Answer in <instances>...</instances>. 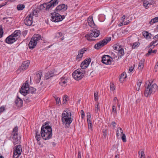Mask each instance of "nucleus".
<instances>
[{
	"label": "nucleus",
	"mask_w": 158,
	"mask_h": 158,
	"mask_svg": "<svg viewBox=\"0 0 158 158\" xmlns=\"http://www.w3.org/2000/svg\"><path fill=\"white\" fill-rule=\"evenodd\" d=\"M124 54V50L123 48H121L120 50L118 51V56H120V57H121L122 56H123Z\"/></svg>",
	"instance_id": "obj_31"
},
{
	"label": "nucleus",
	"mask_w": 158,
	"mask_h": 158,
	"mask_svg": "<svg viewBox=\"0 0 158 158\" xmlns=\"http://www.w3.org/2000/svg\"><path fill=\"white\" fill-rule=\"evenodd\" d=\"M111 59L112 58L115 59V58H116L117 57V56L115 55L114 53H111Z\"/></svg>",
	"instance_id": "obj_51"
},
{
	"label": "nucleus",
	"mask_w": 158,
	"mask_h": 158,
	"mask_svg": "<svg viewBox=\"0 0 158 158\" xmlns=\"http://www.w3.org/2000/svg\"><path fill=\"white\" fill-rule=\"evenodd\" d=\"M55 98L56 104L59 105L60 103V98L59 97H56Z\"/></svg>",
	"instance_id": "obj_47"
},
{
	"label": "nucleus",
	"mask_w": 158,
	"mask_h": 158,
	"mask_svg": "<svg viewBox=\"0 0 158 158\" xmlns=\"http://www.w3.org/2000/svg\"><path fill=\"white\" fill-rule=\"evenodd\" d=\"M42 75V72H38L36 74L35 77V80L36 83H39L41 79Z\"/></svg>",
	"instance_id": "obj_24"
},
{
	"label": "nucleus",
	"mask_w": 158,
	"mask_h": 158,
	"mask_svg": "<svg viewBox=\"0 0 158 158\" xmlns=\"http://www.w3.org/2000/svg\"><path fill=\"white\" fill-rule=\"evenodd\" d=\"M123 134V131L122 129L120 127H118L116 132V135L117 137H118L120 135L121 136Z\"/></svg>",
	"instance_id": "obj_28"
},
{
	"label": "nucleus",
	"mask_w": 158,
	"mask_h": 158,
	"mask_svg": "<svg viewBox=\"0 0 158 158\" xmlns=\"http://www.w3.org/2000/svg\"><path fill=\"white\" fill-rule=\"evenodd\" d=\"M40 134L41 137L44 140L51 139L52 136V130L51 127L48 126V124L45 123L41 127Z\"/></svg>",
	"instance_id": "obj_1"
},
{
	"label": "nucleus",
	"mask_w": 158,
	"mask_h": 158,
	"mask_svg": "<svg viewBox=\"0 0 158 158\" xmlns=\"http://www.w3.org/2000/svg\"><path fill=\"white\" fill-rule=\"evenodd\" d=\"M17 132H13V136L14 137H13V139L15 138H16L15 137L17 136V135H18Z\"/></svg>",
	"instance_id": "obj_57"
},
{
	"label": "nucleus",
	"mask_w": 158,
	"mask_h": 158,
	"mask_svg": "<svg viewBox=\"0 0 158 158\" xmlns=\"http://www.w3.org/2000/svg\"><path fill=\"white\" fill-rule=\"evenodd\" d=\"M156 50H152V48H150L148 52V54H150L151 53H156Z\"/></svg>",
	"instance_id": "obj_45"
},
{
	"label": "nucleus",
	"mask_w": 158,
	"mask_h": 158,
	"mask_svg": "<svg viewBox=\"0 0 158 158\" xmlns=\"http://www.w3.org/2000/svg\"><path fill=\"white\" fill-rule=\"evenodd\" d=\"M25 6L23 4H19L17 6V9L18 10H23L25 8Z\"/></svg>",
	"instance_id": "obj_32"
},
{
	"label": "nucleus",
	"mask_w": 158,
	"mask_h": 158,
	"mask_svg": "<svg viewBox=\"0 0 158 158\" xmlns=\"http://www.w3.org/2000/svg\"><path fill=\"white\" fill-rule=\"evenodd\" d=\"M5 110V108L4 106H2L0 107V113L2 112Z\"/></svg>",
	"instance_id": "obj_54"
},
{
	"label": "nucleus",
	"mask_w": 158,
	"mask_h": 158,
	"mask_svg": "<svg viewBox=\"0 0 158 158\" xmlns=\"http://www.w3.org/2000/svg\"><path fill=\"white\" fill-rule=\"evenodd\" d=\"M143 2V6L147 9L151 5L153 4L155 2L152 0H141Z\"/></svg>",
	"instance_id": "obj_17"
},
{
	"label": "nucleus",
	"mask_w": 158,
	"mask_h": 158,
	"mask_svg": "<svg viewBox=\"0 0 158 158\" xmlns=\"http://www.w3.org/2000/svg\"><path fill=\"white\" fill-rule=\"evenodd\" d=\"M144 65V60H140L139 64L138 69L142 70L143 68Z\"/></svg>",
	"instance_id": "obj_29"
},
{
	"label": "nucleus",
	"mask_w": 158,
	"mask_h": 158,
	"mask_svg": "<svg viewBox=\"0 0 158 158\" xmlns=\"http://www.w3.org/2000/svg\"><path fill=\"white\" fill-rule=\"evenodd\" d=\"M141 84V82L140 81H139V82H138L136 84V85H135V88L136 89V90L138 91L140 89V86Z\"/></svg>",
	"instance_id": "obj_36"
},
{
	"label": "nucleus",
	"mask_w": 158,
	"mask_h": 158,
	"mask_svg": "<svg viewBox=\"0 0 158 158\" xmlns=\"http://www.w3.org/2000/svg\"><path fill=\"white\" fill-rule=\"evenodd\" d=\"M87 121L88 124V128L89 131H92L93 130L92 123L91 121V115L90 113L87 114Z\"/></svg>",
	"instance_id": "obj_20"
},
{
	"label": "nucleus",
	"mask_w": 158,
	"mask_h": 158,
	"mask_svg": "<svg viewBox=\"0 0 158 158\" xmlns=\"http://www.w3.org/2000/svg\"><path fill=\"white\" fill-rule=\"evenodd\" d=\"M157 85L155 83L152 84L149 82L147 87L146 86L144 93V95L148 97L151 94H153L157 90Z\"/></svg>",
	"instance_id": "obj_4"
},
{
	"label": "nucleus",
	"mask_w": 158,
	"mask_h": 158,
	"mask_svg": "<svg viewBox=\"0 0 158 158\" xmlns=\"http://www.w3.org/2000/svg\"><path fill=\"white\" fill-rule=\"evenodd\" d=\"M30 62L29 60L24 61L21 66L17 70V72L18 73H20L22 71L26 69L29 65Z\"/></svg>",
	"instance_id": "obj_14"
},
{
	"label": "nucleus",
	"mask_w": 158,
	"mask_h": 158,
	"mask_svg": "<svg viewBox=\"0 0 158 158\" xmlns=\"http://www.w3.org/2000/svg\"><path fill=\"white\" fill-rule=\"evenodd\" d=\"M35 137L37 141H39L40 140V136L38 132L36 131L35 132Z\"/></svg>",
	"instance_id": "obj_42"
},
{
	"label": "nucleus",
	"mask_w": 158,
	"mask_h": 158,
	"mask_svg": "<svg viewBox=\"0 0 158 158\" xmlns=\"http://www.w3.org/2000/svg\"><path fill=\"white\" fill-rule=\"evenodd\" d=\"M130 21L129 20H128L126 22L123 21V23H122V25H127L129 24L130 23Z\"/></svg>",
	"instance_id": "obj_52"
},
{
	"label": "nucleus",
	"mask_w": 158,
	"mask_h": 158,
	"mask_svg": "<svg viewBox=\"0 0 158 158\" xmlns=\"http://www.w3.org/2000/svg\"><path fill=\"white\" fill-rule=\"evenodd\" d=\"M67 9V6L63 4L58 6L55 9V11L61 14L62 12L65 11Z\"/></svg>",
	"instance_id": "obj_15"
},
{
	"label": "nucleus",
	"mask_w": 158,
	"mask_h": 158,
	"mask_svg": "<svg viewBox=\"0 0 158 158\" xmlns=\"http://www.w3.org/2000/svg\"><path fill=\"white\" fill-rule=\"evenodd\" d=\"M78 158H81V152L79 151L78 152Z\"/></svg>",
	"instance_id": "obj_60"
},
{
	"label": "nucleus",
	"mask_w": 158,
	"mask_h": 158,
	"mask_svg": "<svg viewBox=\"0 0 158 158\" xmlns=\"http://www.w3.org/2000/svg\"><path fill=\"white\" fill-rule=\"evenodd\" d=\"M73 120L70 111L67 110L63 112L61 115V121L64 124L69 126L72 123Z\"/></svg>",
	"instance_id": "obj_2"
},
{
	"label": "nucleus",
	"mask_w": 158,
	"mask_h": 158,
	"mask_svg": "<svg viewBox=\"0 0 158 158\" xmlns=\"http://www.w3.org/2000/svg\"><path fill=\"white\" fill-rule=\"evenodd\" d=\"M87 21L90 27L94 28H96V26L94 22L92 16H89L88 19Z\"/></svg>",
	"instance_id": "obj_22"
},
{
	"label": "nucleus",
	"mask_w": 158,
	"mask_h": 158,
	"mask_svg": "<svg viewBox=\"0 0 158 158\" xmlns=\"http://www.w3.org/2000/svg\"><path fill=\"white\" fill-rule=\"evenodd\" d=\"M116 124V123L114 121H113L111 123V124L112 125L113 127H115Z\"/></svg>",
	"instance_id": "obj_59"
},
{
	"label": "nucleus",
	"mask_w": 158,
	"mask_h": 158,
	"mask_svg": "<svg viewBox=\"0 0 158 158\" xmlns=\"http://www.w3.org/2000/svg\"><path fill=\"white\" fill-rule=\"evenodd\" d=\"M35 90L36 89L33 87H29L28 94H29L30 93L33 94L34 93Z\"/></svg>",
	"instance_id": "obj_40"
},
{
	"label": "nucleus",
	"mask_w": 158,
	"mask_h": 158,
	"mask_svg": "<svg viewBox=\"0 0 158 158\" xmlns=\"http://www.w3.org/2000/svg\"><path fill=\"white\" fill-rule=\"evenodd\" d=\"M17 131H18V127H16L14 128V129H13V132H18Z\"/></svg>",
	"instance_id": "obj_55"
},
{
	"label": "nucleus",
	"mask_w": 158,
	"mask_h": 158,
	"mask_svg": "<svg viewBox=\"0 0 158 158\" xmlns=\"http://www.w3.org/2000/svg\"><path fill=\"white\" fill-rule=\"evenodd\" d=\"M110 90L113 91L115 89L114 86L113 84H112L110 85Z\"/></svg>",
	"instance_id": "obj_53"
},
{
	"label": "nucleus",
	"mask_w": 158,
	"mask_h": 158,
	"mask_svg": "<svg viewBox=\"0 0 158 158\" xmlns=\"http://www.w3.org/2000/svg\"><path fill=\"white\" fill-rule=\"evenodd\" d=\"M29 85L27 81L23 84L20 90V93L23 95L25 96L29 93Z\"/></svg>",
	"instance_id": "obj_13"
},
{
	"label": "nucleus",
	"mask_w": 158,
	"mask_h": 158,
	"mask_svg": "<svg viewBox=\"0 0 158 158\" xmlns=\"http://www.w3.org/2000/svg\"><path fill=\"white\" fill-rule=\"evenodd\" d=\"M112 114L114 115L117 114V111L116 110V106L113 105V106H112Z\"/></svg>",
	"instance_id": "obj_39"
},
{
	"label": "nucleus",
	"mask_w": 158,
	"mask_h": 158,
	"mask_svg": "<svg viewBox=\"0 0 158 158\" xmlns=\"http://www.w3.org/2000/svg\"><path fill=\"white\" fill-rule=\"evenodd\" d=\"M68 98V97L67 95H65L63 98V103L66 104L67 102Z\"/></svg>",
	"instance_id": "obj_41"
},
{
	"label": "nucleus",
	"mask_w": 158,
	"mask_h": 158,
	"mask_svg": "<svg viewBox=\"0 0 158 158\" xmlns=\"http://www.w3.org/2000/svg\"><path fill=\"white\" fill-rule=\"evenodd\" d=\"M111 40L110 37H107L96 44L94 46V48L97 50L99 49L106 45Z\"/></svg>",
	"instance_id": "obj_8"
},
{
	"label": "nucleus",
	"mask_w": 158,
	"mask_h": 158,
	"mask_svg": "<svg viewBox=\"0 0 158 158\" xmlns=\"http://www.w3.org/2000/svg\"><path fill=\"white\" fill-rule=\"evenodd\" d=\"M139 155L141 156L140 158H142L143 157H144V153L143 151H139Z\"/></svg>",
	"instance_id": "obj_49"
},
{
	"label": "nucleus",
	"mask_w": 158,
	"mask_h": 158,
	"mask_svg": "<svg viewBox=\"0 0 158 158\" xmlns=\"http://www.w3.org/2000/svg\"><path fill=\"white\" fill-rule=\"evenodd\" d=\"M116 105H117L118 110H119L120 107V104L119 103L117 98L115 97L113 99V105L116 106Z\"/></svg>",
	"instance_id": "obj_27"
},
{
	"label": "nucleus",
	"mask_w": 158,
	"mask_h": 158,
	"mask_svg": "<svg viewBox=\"0 0 158 158\" xmlns=\"http://www.w3.org/2000/svg\"><path fill=\"white\" fill-rule=\"evenodd\" d=\"M134 69V68L132 67H131L129 69V70L130 72H132Z\"/></svg>",
	"instance_id": "obj_61"
},
{
	"label": "nucleus",
	"mask_w": 158,
	"mask_h": 158,
	"mask_svg": "<svg viewBox=\"0 0 158 158\" xmlns=\"http://www.w3.org/2000/svg\"><path fill=\"white\" fill-rule=\"evenodd\" d=\"M41 39V35L39 34H35L33 35L30 41L28 47L31 49L34 48L36 46L38 42Z\"/></svg>",
	"instance_id": "obj_6"
},
{
	"label": "nucleus",
	"mask_w": 158,
	"mask_h": 158,
	"mask_svg": "<svg viewBox=\"0 0 158 158\" xmlns=\"http://www.w3.org/2000/svg\"><path fill=\"white\" fill-rule=\"evenodd\" d=\"M113 47L114 50H117L118 51H119V50H120L121 48H122L120 45H119L117 44L114 45Z\"/></svg>",
	"instance_id": "obj_37"
},
{
	"label": "nucleus",
	"mask_w": 158,
	"mask_h": 158,
	"mask_svg": "<svg viewBox=\"0 0 158 158\" xmlns=\"http://www.w3.org/2000/svg\"><path fill=\"white\" fill-rule=\"evenodd\" d=\"M67 80L66 78L62 77L60 79L59 84L61 86L64 87L67 85Z\"/></svg>",
	"instance_id": "obj_23"
},
{
	"label": "nucleus",
	"mask_w": 158,
	"mask_h": 158,
	"mask_svg": "<svg viewBox=\"0 0 158 158\" xmlns=\"http://www.w3.org/2000/svg\"><path fill=\"white\" fill-rule=\"evenodd\" d=\"M20 35V31L19 30H16L6 38L5 40L6 42L9 44H12L19 38Z\"/></svg>",
	"instance_id": "obj_3"
},
{
	"label": "nucleus",
	"mask_w": 158,
	"mask_h": 158,
	"mask_svg": "<svg viewBox=\"0 0 158 158\" xmlns=\"http://www.w3.org/2000/svg\"><path fill=\"white\" fill-rule=\"evenodd\" d=\"M140 43L138 42H136L133 43L132 45V48L133 49H135L138 48L139 45Z\"/></svg>",
	"instance_id": "obj_35"
},
{
	"label": "nucleus",
	"mask_w": 158,
	"mask_h": 158,
	"mask_svg": "<svg viewBox=\"0 0 158 158\" xmlns=\"http://www.w3.org/2000/svg\"><path fill=\"white\" fill-rule=\"evenodd\" d=\"M59 0H51L50 2L44 3L41 5L43 8H45L46 10H49L53 8L58 3Z\"/></svg>",
	"instance_id": "obj_7"
},
{
	"label": "nucleus",
	"mask_w": 158,
	"mask_h": 158,
	"mask_svg": "<svg viewBox=\"0 0 158 158\" xmlns=\"http://www.w3.org/2000/svg\"><path fill=\"white\" fill-rule=\"evenodd\" d=\"M102 61L103 63L106 64H110L111 63V57L108 55H104L102 56Z\"/></svg>",
	"instance_id": "obj_16"
},
{
	"label": "nucleus",
	"mask_w": 158,
	"mask_h": 158,
	"mask_svg": "<svg viewBox=\"0 0 158 158\" xmlns=\"http://www.w3.org/2000/svg\"><path fill=\"white\" fill-rule=\"evenodd\" d=\"M64 36H63L60 39H59V40H64Z\"/></svg>",
	"instance_id": "obj_64"
},
{
	"label": "nucleus",
	"mask_w": 158,
	"mask_h": 158,
	"mask_svg": "<svg viewBox=\"0 0 158 158\" xmlns=\"http://www.w3.org/2000/svg\"><path fill=\"white\" fill-rule=\"evenodd\" d=\"M95 111L96 113L98 112V110H99V104L97 103L95 106Z\"/></svg>",
	"instance_id": "obj_46"
},
{
	"label": "nucleus",
	"mask_w": 158,
	"mask_h": 158,
	"mask_svg": "<svg viewBox=\"0 0 158 158\" xmlns=\"http://www.w3.org/2000/svg\"><path fill=\"white\" fill-rule=\"evenodd\" d=\"M127 77V74L125 72L123 73L119 77V80L121 82H122Z\"/></svg>",
	"instance_id": "obj_25"
},
{
	"label": "nucleus",
	"mask_w": 158,
	"mask_h": 158,
	"mask_svg": "<svg viewBox=\"0 0 158 158\" xmlns=\"http://www.w3.org/2000/svg\"><path fill=\"white\" fill-rule=\"evenodd\" d=\"M51 20L54 22L61 21L65 17L64 15H61L59 13L55 11L54 13L51 14Z\"/></svg>",
	"instance_id": "obj_9"
},
{
	"label": "nucleus",
	"mask_w": 158,
	"mask_h": 158,
	"mask_svg": "<svg viewBox=\"0 0 158 158\" xmlns=\"http://www.w3.org/2000/svg\"><path fill=\"white\" fill-rule=\"evenodd\" d=\"M22 152L21 145H18L15 147L13 150V158H18Z\"/></svg>",
	"instance_id": "obj_12"
},
{
	"label": "nucleus",
	"mask_w": 158,
	"mask_h": 158,
	"mask_svg": "<svg viewBox=\"0 0 158 158\" xmlns=\"http://www.w3.org/2000/svg\"><path fill=\"white\" fill-rule=\"evenodd\" d=\"M3 31L2 27L0 26V38L3 37Z\"/></svg>",
	"instance_id": "obj_48"
},
{
	"label": "nucleus",
	"mask_w": 158,
	"mask_h": 158,
	"mask_svg": "<svg viewBox=\"0 0 158 158\" xmlns=\"http://www.w3.org/2000/svg\"><path fill=\"white\" fill-rule=\"evenodd\" d=\"M100 32L99 30H94L91 31V32L86 34L85 36V38L89 41L94 40L92 37H98L99 35Z\"/></svg>",
	"instance_id": "obj_10"
},
{
	"label": "nucleus",
	"mask_w": 158,
	"mask_h": 158,
	"mask_svg": "<svg viewBox=\"0 0 158 158\" xmlns=\"http://www.w3.org/2000/svg\"><path fill=\"white\" fill-rule=\"evenodd\" d=\"M81 118L83 119L85 117V113L83 110H81Z\"/></svg>",
	"instance_id": "obj_50"
},
{
	"label": "nucleus",
	"mask_w": 158,
	"mask_h": 158,
	"mask_svg": "<svg viewBox=\"0 0 158 158\" xmlns=\"http://www.w3.org/2000/svg\"><path fill=\"white\" fill-rule=\"evenodd\" d=\"M62 36V33L61 32H58L55 35V38H59Z\"/></svg>",
	"instance_id": "obj_38"
},
{
	"label": "nucleus",
	"mask_w": 158,
	"mask_h": 158,
	"mask_svg": "<svg viewBox=\"0 0 158 158\" xmlns=\"http://www.w3.org/2000/svg\"><path fill=\"white\" fill-rule=\"evenodd\" d=\"M38 13L36 10H33L30 14L24 20V23L27 26H31L33 23V19L34 17H37Z\"/></svg>",
	"instance_id": "obj_5"
},
{
	"label": "nucleus",
	"mask_w": 158,
	"mask_h": 158,
	"mask_svg": "<svg viewBox=\"0 0 158 158\" xmlns=\"http://www.w3.org/2000/svg\"><path fill=\"white\" fill-rule=\"evenodd\" d=\"M158 41V40H156L155 41H153L151 43H150V44L149 45V47H152V48H154V47L156 45H157V44H156V43Z\"/></svg>",
	"instance_id": "obj_34"
},
{
	"label": "nucleus",
	"mask_w": 158,
	"mask_h": 158,
	"mask_svg": "<svg viewBox=\"0 0 158 158\" xmlns=\"http://www.w3.org/2000/svg\"><path fill=\"white\" fill-rule=\"evenodd\" d=\"M123 23V21H122V22L121 23L119 24V25L120 26H121L123 25H122V23Z\"/></svg>",
	"instance_id": "obj_63"
},
{
	"label": "nucleus",
	"mask_w": 158,
	"mask_h": 158,
	"mask_svg": "<svg viewBox=\"0 0 158 158\" xmlns=\"http://www.w3.org/2000/svg\"><path fill=\"white\" fill-rule=\"evenodd\" d=\"M94 100L95 101H97L98 99V93L97 92H95L94 93Z\"/></svg>",
	"instance_id": "obj_44"
},
{
	"label": "nucleus",
	"mask_w": 158,
	"mask_h": 158,
	"mask_svg": "<svg viewBox=\"0 0 158 158\" xmlns=\"http://www.w3.org/2000/svg\"><path fill=\"white\" fill-rule=\"evenodd\" d=\"M91 62L90 58L85 60L81 64V67L83 69L86 68L89 65Z\"/></svg>",
	"instance_id": "obj_19"
},
{
	"label": "nucleus",
	"mask_w": 158,
	"mask_h": 158,
	"mask_svg": "<svg viewBox=\"0 0 158 158\" xmlns=\"http://www.w3.org/2000/svg\"><path fill=\"white\" fill-rule=\"evenodd\" d=\"M27 33V30L24 31L23 32V35L24 36L26 35Z\"/></svg>",
	"instance_id": "obj_58"
},
{
	"label": "nucleus",
	"mask_w": 158,
	"mask_h": 158,
	"mask_svg": "<svg viewBox=\"0 0 158 158\" xmlns=\"http://www.w3.org/2000/svg\"><path fill=\"white\" fill-rule=\"evenodd\" d=\"M23 103V100L19 98H18L15 101V104L19 107L21 106Z\"/></svg>",
	"instance_id": "obj_26"
},
{
	"label": "nucleus",
	"mask_w": 158,
	"mask_h": 158,
	"mask_svg": "<svg viewBox=\"0 0 158 158\" xmlns=\"http://www.w3.org/2000/svg\"><path fill=\"white\" fill-rule=\"evenodd\" d=\"M86 51L85 48H83L78 51V53L76 59L78 61H80L82 58L83 56V54Z\"/></svg>",
	"instance_id": "obj_18"
},
{
	"label": "nucleus",
	"mask_w": 158,
	"mask_h": 158,
	"mask_svg": "<svg viewBox=\"0 0 158 158\" xmlns=\"http://www.w3.org/2000/svg\"><path fill=\"white\" fill-rule=\"evenodd\" d=\"M7 2H6L4 3H2L1 4H0V8L2 7V6H4L5 5H6V4L7 3Z\"/></svg>",
	"instance_id": "obj_56"
},
{
	"label": "nucleus",
	"mask_w": 158,
	"mask_h": 158,
	"mask_svg": "<svg viewBox=\"0 0 158 158\" xmlns=\"http://www.w3.org/2000/svg\"><path fill=\"white\" fill-rule=\"evenodd\" d=\"M142 33L144 37L147 39H150L151 37L148 32L147 31H143L142 32Z\"/></svg>",
	"instance_id": "obj_30"
},
{
	"label": "nucleus",
	"mask_w": 158,
	"mask_h": 158,
	"mask_svg": "<svg viewBox=\"0 0 158 158\" xmlns=\"http://www.w3.org/2000/svg\"><path fill=\"white\" fill-rule=\"evenodd\" d=\"M158 22V17H155L151 19L149 22V23L151 25L153 24L154 23H157Z\"/></svg>",
	"instance_id": "obj_33"
},
{
	"label": "nucleus",
	"mask_w": 158,
	"mask_h": 158,
	"mask_svg": "<svg viewBox=\"0 0 158 158\" xmlns=\"http://www.w3.org/2000/svg\"><path fill=\"white\" fill-rule=\"evenodd\" d=\"M125 18V16L124 15L123 16V17L122 18L121 20L122 21H124V20Z\"/></svg>",
	"instance_id": "obj_62"
},
{
	"label": "nucleus",
	"mask_w": 158,
	"mask_h": 158,
	"mask_svg": "<svg viewBox=\"0 0 158 158\" xmlns=\"http://www.w3.org/2000/svg\"><path fill=\"white\" fill-rule=\"evenodd\" d=\"M57 74L54 70H51L46 73L45 77L47 79H48Z\"/></svg>",
	"instance_id": "obj_21"
},
{
	"label": "nucleus",
	"mask_w": 158,
	"mask_h": 158,
	"mask_svg": "<svg viewBox=\"0 0 158 158\" xmlns=\"http://www.w3.org/2000/svg\"><path fill=\"white\" fill-rule=\"evenodd\" d=\"M121 136L123 142H126L127 141V139L125 135V134H123Z\"/></svg>",
	"instance_id": "obj_43"
},
{
	"label": "nucleus",
	"mask_w": 158,
	"mask_h": 158,
	"mask_svg": "<svg viewBox=\"0 0 158 158\" xmlns=\"http://www.w3.org/2000/svg\"><path fill=\"white\" fill-rule=\"evenodd\" d=\"M84 73L81 69L75 70L72 74L73 77L77 81L81 80L84 76Z\"/></svg>",
	"instance_id": "obj_11"
}]
</instances>
